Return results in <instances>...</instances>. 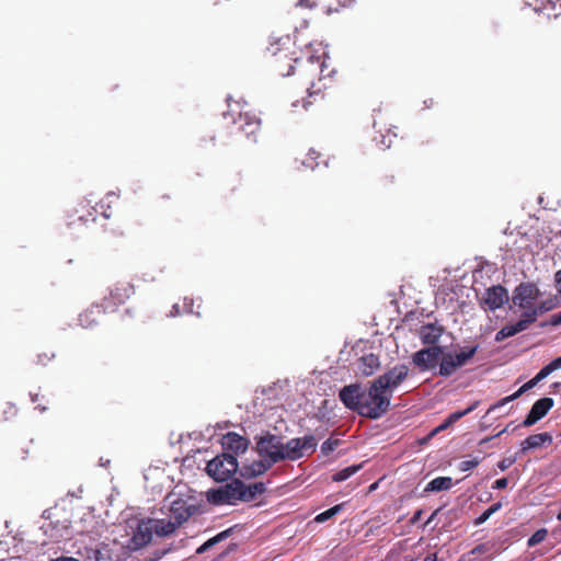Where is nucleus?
<instances>
[{"label": "nucleus", "mask_w": 561, "mask_h": 561, "mask_svg": "<svg viewBox=\"0 0 561 561\" xmlns=\"http://www.w3.org/2000/svg\"><path fill=\"white\" fill-rule=\"evenodd\" d=\"M179 313H180L179 305H178V304H175V305H173V307H172V311L170 312V314H169V316H171V317H175V316H178Z\"/></svg>", "instance_id": "13d9d810"}, {"label": "nucleus", "mask_w": 561, "mask_h": 561, "mask_svg": "<svg viewBox=\"0 0 561 561\" xmlns=\"http://www.w3.org/2000/svg\"><path fill=\"white\" fill-rule=\"evenodd\" d=\"M511 427V424H508L504 430H502L501 432H499L495 436H500L502 435L503 433L507 432Z\"/></svg>", "instance_id": "69168bd1"}, {"label": "nucleus", "mask_w": 561, "mask_h": 561, "mask_svg": "<svg viewBox=\"0 0 561 561\" xmlns=\"http://www.w3.org/2000/svg\"><path fill=\"white\" fill-rule=\"evenodd\" d=\"M213 546H215V545L213 543V541L210 539H208L207 541H205L202 546H199L197 548L196 553L202 554V553L206 552Z\"/></svg>", "instance_id": "8fccbe9b"}, {"label": "nucleus", "mask_w": 561, "mask_h": 561, "mask_svg": "<svg viewBox=\"0 0 561 561\" xmlns=\"http://www.w3.org/2000/svg\"><path fill=\"white\" fill-rule=\"evenodd\" d=\"M548 535V531L546 528H540L537 531H535L527 540V546L529 548L537 546L538 543L542 542Z\"/></svg>", "instance_id": "c9c22d12"}, {"label": "nucleus", "mask_w": 561, "mask_h": 561, "mask_svg": "<svg viewBox=\"0 0 561 561\" xmlns=\"http://www.w3.org/2000/svg\"><path fill=\"white\" fill-rule=\"evenodd\" d=\"M392 137H397V135H396V134H392V133L389 130L387 135H380V139H378L377 137H375V140H376V141H377V144L380 146V148H382V149H387V148H390V146H391Z\"/></svg>", "instance_id": "e433bc0d"}, {"label": "nucleus", "mask_w": 561, "mask_h": 561, "mask_svg": "<svg viewBox=\"0 0 561 561\" xmlns=\"http://www.w3.org/2000/svg\"><path fill=\"white\" fill-rule=\"evenodd\" d=\"M255 450L272 466L284 461L283 437L279 435L265 432L255 436Z\"/></svg>", "instance_id": "7ed1b4c3"}, {"label": "nucleus", "mask_w": 561, "mask_h": 561, "mask_svg": "<svg viewBox=\"0 0 561 561\" xmlns=\"http://www.w3.org/2000/svg\"><path fill=\"white\" fill-rule=\"evenodd\" d=\"M51 561H79V560H77L76 558H72V557H60V558H57Z\"/></svg>", "instance_id": "052dcab7"}, {"label": "nucleus", "mask_w": 561, "mask_h": 561, "mask_svg": "<svg viewBox=\"0 0 561 561\" xmlns=\"http://www.w3.org/2000/svg\"><path fill=\"white\" fill-rule=\"evenodd\" d=\"M508 299L507 289L502 285H494L484 291L480 304L483 309L494 311L506 304Z\"/></svg>", "instance_id": "9b49d317"}, {"label": "nucleus", "mask_w": 561, "mask_h": 561, "mask_svg": "<svg viewBox=\"0 0 561 561\" xmlns=\"http://www.w3.org/2000/svg\"><path fill=\"white\" fill-rule=\"evenodd\" d=\"M55 356L54 353L50 355L44 354V355H37V364H46L48 360H50Z\"/></svg>", "instance_id": "3c124183"}, {"label": "nucleus", "mask_w": 561, "mask_h": 561, "mask_svg": "<svg viewBox=\"0 0 561 561\" xmlns=\"http://www.w3.org/2000/svg\"><path fill=\"white\" fill-rule=\"evenodd\" d=\"M272 467L273 466L268 461L260 457L259 460H254L249 465H243L240 468V476L244 479H253L264 474Z\"/></svg>", "instance_id": "a211bd4d"}, {"label": "nucleus", "mask_w": 561, "mask_h": 561, "mask_svg": "<svg viewBox=\"0 0 561 561\" xmlns=\"http://www.w3.org/2000/svg\"><path fill=\"white\" fill-rule=\"evenodd\" d=\"M266 491V485L264 482H254L251 484H245L241 481V501L242 502H251L255 500L259 495L263 494Z\"/></svg>", "instance_id": "4be33fe9"}, {"label": "nucleus", "mask_w": 561, "mask_h": 561, "mask_svg": "<svg viewBox=\"0 0 561 561\" xmlns=\"http://www.w3.org/2000/svg\"><path fill=\"white\" fill-rule=\"evenodd\" d=\"M42 518L44 519V523L39 526V529L44 533V535L55 540L62 536L58 525H54L53 522H48L50 518L49 511H44Z\"/></svg>", "instance_id": "393cba45"}, {"label": "nucleus", "mask_w": 561, "mask_h": 561, "mask_svg": "<svg viewBox=\"0 0 561 561\" xmlns=\"http://www.w3.org/2000/svg\"><path fill=\"white\" fill-rule=\"evenodd\" d=\"M320 90H321V88L316 89V83H312L311 87L308 89L309 95L311 96L313 94H317L320 92Z\"/></svg>", "instance_id": "6e6d98bb"}, {"label": "nucleus", "mask_w": 561, "mask_h": 561, "mask_svg": "<svg viewBox=\"0 0 561 561\" xmlns=\"http://www.w3.org/2000/svg\"><path fill=\"white\" fill-rule=\"evenodd\" d=\"M423 561H437V557L435 553L427 554Z\"/></svg>", "instance_id": "e2e57ef3"}, {"label": "nucleus", "mask_w": 561, "mask_h": 561, "mask_svg": "<svg viewBox=\"0 0 561 561\" xmlns=\"http://www.w3.org/2000/svg\"><path fill=\"white\" fill-rule=\"evenodd\" d=\"M442 350L443 346L439 345L421 348L412 355V363L420 371H433L435 375L438 370Z\"/></svg>", "instance_id": "6e6552de"}, {"label": "nucleus", "mask_w": 561, "mask_h": 561, "mask_svg": "<svg viewBox=\"0 0 561 561\" xmlns=\"http://www.w3.org/2000/svg\"><path fill=\"white\" fill-rule=\"evenodd\" d=\"M529 7H533L535 11H549L556 9V2L552 0H526Z\"/></svg>", "instance_id": "473e14b6"}, {"label": "nucleus", "mask_w": 561, "mask_h": 561, "mask_svg": "<svg viewBox=\"0 0 561 561\" xmlns=\"http://www.w3.org/2000/svg\"><path fill=\"white\" fill-rule=\"evenodd\" d=\"M343 508V504H337L320 514H318L314 518L317 523H324L340 513Z\"/></svg>", "instance_id": "72a5a7b5"}, {"label": "nucleus", "mask_w": 561, "mask_h": 561, "mask_svg": "<svg viewBox=\"0 0 561 561\" xmlns=\"http://www.w3.org/2000/svg\"><path fill=\"white\" fill-rule=\"evenodd\" d=\"M380 366L378 356L375 354H367L362 356L357 362V371L362 376H371Z\"/></svg>", "instance_id": "412c9836"}, {"label": "nucleus", "mask_w": 561, "mask_h": 561, "mask_svg": "<svg viewBox=\"0 0 561 561\" xmlns=\"http://www.w3.org/2000/svg\"><path fill=\"white\" fill-rule=\"evenodd\" d=\"M354 0H336L337 7H334L331 2L323 3V8L325 9L327 13L336 12L339 10V7H346L350 5Z\"/></svg>", "instance_id": "58836bf2"}, {"label": "nucleus", "mask_w": 561, "mask_h": 561, "mask_svg": "<svg viewBox=\"0 0 561 561\" xmlns=\"http://www.w3.org/2000/svg\"><path fill=\"white\" fill-rule=\"evenodd\" d=\"M234 123L238 122L239 129L244 131L247 137L255 136L256 131L260 129L261 121L255 115L250 113H241L239 115L238 121H233Z\"/></svg>", "instance_id": "aec40b11"}, {"label": "nucleus", "mask_w": 561, "mask_h": 561, "mask_svg": "<svg viewBox=\"0 0 561 561\" xmlns=\"http://www.w3.org/2000/svg\"><path fill=\"white\" fill-rule=\"evenodd\" d=\"M485 550V547L483 545H479L477 546L474 549L471 550V553L472 554H476V553H481Z\"/></svg>", "instance_id": "4d7b16f0"}, {"label": "nucleus", "mask_w": 561, "mask_h": 561, "mask_svg": "<svg viewBox=\"0 0 561 561\" xmlns=\"http://www.w3.org/2000/svg\"><path fill=\"white\" fill-rule=\"evenodd\" d=\"M241 480L234 479L231 482L218 488L209 490L207 500L215 505H234L241 501Z\"/></svg>", "instance_id": "0eeeda50"}, {"label": "nucleus", "mask_w": 561, "mask_h": 561, "mask_svg": "<svg viewBox=\"0 0 561 561\" xmlns=\"http://www.w3.org/2000/svg\"><path fill=\"white\" fill-rule=\"evenodd\" d=\"M554 282L558 293L561 294V270L556 273Z\"/></svg>", "instance_id": "603ef678"}, {"label": "nucleus", "mask_w": 561, "mask_h": 561, "mask_svg": "<svg viewBox=\"0 0 561 561\" xmlns=\"http://www.w3.org/2000/svg\"><path fill=\"white\" fill-rule=\"evenodd\" d=\"M318 440L313 435H305L283 442L284 461H297L310 456L317 449Z\"/></svg>", "instance_id": "20e7f679"}, {"label": "nucleus", "mask_w": 561, "mask_h": 561, "mask_svg": "<svg viewBox=\"0 0 561 561\" xmlns=\"http://www.w3.org/2000/svg\"><path fill=\"white\" fill-rule=\"evenodd\" d=\"M421 515H422V511H421V510L416 511V512L413 514V516H412V519H411V520H412L413 523L417 522V520L421 518Z\"/></svg>", "instance_id": "680f3d73"}, {"label": "nucleus", "mask_w": 561, "mask_h": 561, "mask_svg": "<svg viewBox=\"0 0 561 561\" xmlns=\"http://www.w3.org/2000/svg\"><path fill=\"white\" fill-rule=\"evenodd\" d=\"M453 486L450 477H437L430 481L425 486V492H439L449 490Z\"/></svg>", "instance_id": "c85d7f7f"}, {"label": "nucleus", "mask_w": 561, "mask_h": 561, "mask_svg": "<svg viewBox=\"0 0 561 561\" xmlns=\"http://www.w3.org/2000/svg\"><path fill=\"white\" fill-rule=\"evenodd\" d=\"M552 325V327H559L561 325V312L554 313L550 317L549 321L543 323L542 325Z\"/></svg>", "instance_id": "a18cd8bd"}, {"label": "nucleus", "mask_w": 561, "mask_h": 561, "mask_svg": "<svg viewBox=\"0 0 561 561\" xmlns=\"http://www.w3.org/2000/svg\"><path fill=\"white\" fill-rule=\"evenodd\" d=\"M409 367L405 364H399L380 375L375 380L378 385L382 386L387 391L393 392L408 377Z\"/></svg>", "instance_id": "9d476101"}, {"label": "nucleus", "mask_w": 561, "mask_h": 561, "mask_svg": "<svg viewBox=\"0 0 561 561\" xmlns=\"http://www.w3.org/2000/svg\"><path fill=\"white\" fill-rule=\"evenodd\" d=\"M293 69H294V66H293V65H290V66H289L288 71H287L284 76H290V75H293Z\"/></svg>", "instance_id": "338daca9"}, {"label": "nucleus", "mask_w": 561, "mask_h": 561, "mask_svg": "<svg viewBox=\"0 0 561 561\" xmlns=\"http://www.w3.org/2000/svg\"><path fill=\"white\" fill-rule=\"evenodd\" d=\"M117 198H118V195L115 192H110V193L106 194L105 198L102 199L96 205V207L102 210V215L105 218H110L111 217V214L107 211V209L110 208V204L115 202Z\"/></svg>", "instance_id": "2f4dec72"}, {"label": "nucleus", "mask_w": 561, "mask_h": 561, "mask_svg": "<svg viewBox=\"0 0 561 561\" xmlns=\"http://www.w3.org/2000/svg\"><path fill=\"white\" fill-rule=\"evenodd\" d=\"M437 513H438V510H437V511H435V512L430 516V518H428V520L426 522V524H430V523L434 519V517L437 515Z\"/></svg>", "instance_id": "0e129e2a"}, {"label": "nucleus", "mask_w": 561, "mask_h": 561, "mask_svg": "<svg viewBox=\"0 0 561 561\" xmlns=\"http://www.w3.org/2000/svg\"><path fill=\"white\" fill-rule=\"evenodd\" d=\"M459 368H461V366L455 358L454 352H444L443 348L442 355L439 357L438 370L435 371V375L448 378L453 376Z\"/></svg>", "instance_id": "dca6fc26"}, {"label": "nucleus", "mask_w": 561, "mask_h": 561, "mask_svg": "<svg viewBox=\"0 0 561 561\" xmlns=\"http://www.w3.org/2000/svg\"><path fill=\"white\" fill-rule=\"evenodd\" d=\"M547 377V375L543 373L542 369H540L537 375L531 378L530 380H528L526 383H524L517 391H515L513 394L511 396H507L501 400H499L495 404L491 405L488 410V414H491L492 412H494L496 409L499 408H502L504 405H506L507 403L518 399L522 394H524L525 392H527L528 390L533 389L534 387H536L541 380H543L545 378Z\"/></svg>", "instance_id": "2eb2a0df"}, {"label": "nucleus", "mask_w": 561, "mask_h": 561, "mask_svg": "<svg viewBox=\"0 0 561 561\" xmlns=\"http://www.w3.org/2000/svg\"><path fill=\"white\" fill-rule=\"evenodd\" d=\"M199 505L193 497H178L171 501L170 513L171 519H165L170 523L174 530L185 523L191 516L198 512Z\"/></svg>", "instance_id": "423d86ee"}, {"label": "nucleus", "mask_w": 561, "mask_h": 561, "mask_svg": "<svg viewBox=\"0 0 561 561\" xmlns=\"http://www.w3.org/2000/svg\"><path fill=\"white\" fill-rule=\"evenodd\" d=\"M479 404V401H474L471 405H469L467 409L463 410L466 412V415L471 413Z\"/></svg>", "instance_id": "5fc2aeb1"}, {"label": "nucleus", "mask_w": 561, "mask_h": 561, "mask_svg": "<svg viewBox=\"0 0 561 561\" xmlns=\"http://www.w3.org/2000/svg\"><path fill=\"white\" fill-rule=\"evenodd\" d=\"M502 507V503L501 502H497V503H494L493 505H491L486 511H484L474 522V524L478 526V525H482L483 523H485L494 513H496L497 511H500Z\"/></svg>", "instance_id": "f704fd0d"}, {"label": "nucleus", "mask_w": 561, "mask_h": 561, "mask_svg": "<svg viewBox=\"0 0 561 561\" xmlns=\"http://www.w3.org/2000/svg\"><path fill=\"white\" fill-rule=\"evenodd\" d=\"M173 533L174 527L164 518L140 519L137 523L128 547L133 550H138L147 546L152 540L153 535L167 537Z\"/></svg>", "instance_id": "f03ea898"}, {"label": "nucleus", "mask_w": 561, "mask_h": 561, "mask_svg": "<svg viewBox=\"0 0 561 561\" xmlns=\"http://www.w3.org/2000/svg\"><path fill=\"white\" fill-rule=\"evenodd\" d=\"M451 425V423H449V419L447 417L439 426H437L436 428H434L432 432H431V436H434L436 435L437 433L448 428L449 426Z\"/></svg>", "instance_id": "49530a36"}, {"label": "nucleus", "mask_w": 561, "mask_h": 561, "mask_svg": "<svg viewBox=\"0 0 561 561\" xmlns=\"http://www.w3.org/2000/svg\"><path fill=\"white\" fill-rule=\"evenodd\" d=\"M518 456L519 455L516 454L515 456L503 458L501 461H499L497 468L501 471L507 470L511 466H513L516 462Z\"/></svg>", "instance_id": "79ce46f5"}, {"label": "nucleus", "mask_w": 561, "mask_h": 561, "mask_svg": "<svg viewBox=\"0 0 561 561\" xmlns=\"http://www.w3.org/2000/svg\"><path fill=\"white\" fill-rule=\"evenodd\" d=\"M560 368H561V356L554 358L553 360H551L548 365H546L541 369L548 377L552 371L560 369Z\"/></svg>", "instance_id": "ea45409f"}, {"label": "nucleus", "mask_w": 561, "mask_h": 561, "mask_svg": "<svg viewBox=\"0 0 561 561\" xmlns=\"http://www.w3.org/2000/svg\"><path fill=\"white\" fill-rule=\"evenodd\" d=\"M134 293V288L129 284H119L111 289V297L115 304H123Z\"/></svg>", "instance_id": "cd10ccee"}, {"label": "nucleus", "mask_w": 561, "mask_h": 561, "mask_svg": "<svg viewBox=\"0 0 561 561\" xmlns=\"http://www.w3.org/2000/svg\"><path fill=\"white\" fill-rule=\"evenodd\" d=\"M298 5L305 7V8H311L312 7L310 0H299Z\"/></svg>", "instance_id": "bf43d9fd"}, {"label": "nucleus", "mask_w": 561, "mask_h": 561, "mask_svg": "<svg viewBox=\"0 0 561 561\" xmlns=\"http://www.w3.org/2000/svg\"><path fill=\"white\" fill-rule=\"evenodd\" d=\"M84 561H112V551L107 543L93 542L79 550Z\"/></svg>", "instance_id": "ddd939ff"}, {"label": "nucleus", "mask_w": 561, "mask_h": 561, "mask_svg": "<svg viewBox=\"0 0 561 561\" xmlns=\"http://www.w3.org/2000/svg\"><path fill=\"white\" fill-rule=\"evenodd\" d=\"M362 468V465H352L346 468L341 469L340 471L335 472L332 477L333 481L335 482H342L351 478L353 474H355L359 469Z\"/></svg>", "instance_id": "7c9ffc66"}, {"label": "nucleus", "mask_w": 561, "mask_h": 561, "mask_svg": "<svg viewBox=\"0 0 561 561\" xmlns=\"http://www.w3.org/2000/svg\"><path fill=\"white\" fill-rule=\"evenodd\" d=\"M508 484V480L507 478H501V479H497L493 485H492V489H505Z\"/></svg>", "instance_id": "09e8293b"}, {"label": "nucleus", "mask_w": 561, "mask_h": 561, "mask_svg": "<svg viewBox=\"0 0 561 561\" xmlns=\"http://www.w3.org/2000/svg\"><path fill=\"white\" fill-rule=\"evenodd\" d=\"M480 345L474 344L471 346H461L457 352H454L455 358L461 367L466 366L478 353Z\"/></svg>", "instance_id": "b1692460"}, {"label": "nucleus", "mask_w": 561, "mask_h": 561, "mask_svg": "<svg viewBox=\"0 0 561 561\" xmlns=\"http://www.w3.org/2000/svg\"><path fill=\"white\" fill-rule=\"evenodd\" d=\"M557 519L561 522V511L557 514Z\"/></svg>", "instance_id": "774afa93"}, {"label": "nucleus", "mask_w": 561, "mask_h": 561, "mask_svg": "<svg viewBox=\"0 0 561 561\" xmlns=\"http://www.w3.org/2000/svg\"><path fill=\"white\" fill-rule=\"evenodd\" d=\"M540 290L534 283H520L515 287L512 296L514 306L523 309L524 311L534 309V302L539 298Z\"/></svg>", "instance_id": "1a4fd4ad"}, {"label": "nucleus", "mask_w": 561, "mask_h": 561, "mask_svg": "<svg viewBox=\"0 0 561 561\" xmlns=\"http://www.w3.org/2000/svg\"><path fill=\"white\" fill-rule=\"evenodd\" d=\"M558 302L559 301H558L557 297H551V298H548V299L539 302L537 306H535L534 309L524 311V313L531 314L534 312L535 313L534 322H536L540 314H543V313L554 309L558 306Z\"/></svg>", "instance_id": "a878e982"}, {"label": "nucleus", "mask_w": 561, "mask_h": 561, "mask_svg": "<svg viewBox=\"0 0 561 561\" xmlns=\"http://www.w3.org/2000/svg\"><path fill=\"white\" fill-rule=\"evenodd\" d=\"M479 463H480V459L479 458H472V459H468V460H462L459 463V469L461 471L466 472V471H469V470L476 468Z\"/></svg>", "instance_id": "a19ab883"}, {"label": "nucleus", "mask_w": 561, "mask_h": 561, "mask_svg": "<svg viewBox=\"0 0 561 561\" xmlns=\"http://www.w3.org/2000/svg\"><path fill=\"white\" fill-rule=\"evenodd\" d=\"M339 398L347 409L364 417L378 420L388 412L392 394L373 380L368 388L359 383L344 386L339 392Z\"/></svg>", "instance_id": "f257e3e1"}, {"label": "nucleus", "mask_w": 561, "mask_h": 561, "mask_svg": "<svg viewBox=\"0 0 561 561\" xmlns=\"http://www.w3.org/2000/svg\"><path fill=\"white\" fill-rule=\"evenodd\" d=\"M340 444L339 439H327L321 445V453L323 455H329L332 453Z\"/></svg>", "instance_id": "4c0bfd02"}, {"label": "nucleus", "mask_w": 561, "mask_h": 561, "mask_svg": "<svg viewBox=\"0 0 561 561\" xmlns=\"http://www.w3.org/2000/svg\"><path fill=\"white\" fill-rule=\"evenodd\" d=\"M444 333V328L437 323H426L420 328L419 336L423 344L434 346Z\"/></svg>", "instance_id": "6ab92c4d"}, {"label": "nucleus", "mask_w": 561, "mask_h": 561, "mask_svg": "<svg viewBox=\"0 0 561 561\" xmlns=\"http://www.w3.org/2000/svg\"><path fill=\"white\" fill-rule=\"evenodd\" d=\"M319 157V153L316 152L314 150H310L309 153H308V159L304 160L302 161V165H305L306 168H310V169H314V163L313 161Z\"/></svg>", "instance_id": "37998d69"}, {"label": "nucleus", "mask_w": 561, "mask_h": 561, "mask_svg": "<svg viewBox=\"0 0 561 561\" xmlns=\"http://www.w3.org/2000/svg\"><path fill=\"white\" fill-rule=\"evenodd\" d=\"M534 312L531 314H525L523 312L520 319L517 322H515L514 324L505 325L500 331L496 332L494 337L495 342H502L511 336H514L527 330L529 325L534 323Z\"/></svg>", "instance_id": "4468645a"}, {"label": "nucleus", "mask_w": 561, "mask_h": 561, "mask_svg": "<svg viewBox=\"0 0 561 561\" xmlns=\"http://www.w3.org/2000/svg\"><path fill=\"white\" fill-rule=\"evenodd\" d=\"M222 444L227 449L236 454L244 453L248 448V439L236 433L225 435Z\"/></svg>", "instance_id": "5701e85b"}, {"label": "nucleus", "mask_w": 561, "mask_h": 561, "mask_svg": "<svg viewBox=\"0 0 561 561\" xmlns=\"http://www.w3.org/2000/svg\"><path fill=\"white\" fill-rule=\"evenodd\" d=\"M101 314L100 306H94L79 316V323L83 328H90L98 322L96 316Z\"/></svg>", "instance_id": "c756f323"}, {"label": "nucleus", "mask_w": 561, "mask_h": 561, "mask_svg": "<svg viewBox=\"0 0 561 561\" xmlns=\"http://www.w3.org/2000/svg\"><path fill=\"white\" fill-rule=\"evenodd\" d=\"M231 531L232 529L229 528V529H226L219 534H217L216 536H214L213 538H210V540L213 541L214 545H217L218 542L227 539L230 535H231Z\"/></svg>", "instance_id": "c03bdc74"}, {"label": "nucleus", "mask_w": 561, "mask_h": 561, "mask_svg": "<svg viewBox=\"0 0 561 561\" xmlns=\"http://www.w3.org/2000/svg\"><path fill=\"white\" fill-rule=\"evenodd\" d=\"M553 404H554L553 399L548 398V397L537 400L533 404V407H531L530 411L528 412V414L526 415L525 420L517 427L533 426L549 412V410L553 407Z\"/></svg>", "instance_id": "f8f14e48"}, {"label": "nucleus", "mask_w": 561, "mask_h": 561, "mask_svg": "<svg viewBox=\"0 0 561 561\" xmlns=\"http://www.w3.org/2000/svg\"><path fill=\"white\" fill-rule=\"evenodd\" d=\"M466 415V412L462 411H456L451 414H449L448 419H449V423L454 424L456 423L457 421H459L461 417H463Z\"/></svg>", "instance_id": "de8ad7c7"}, {"label": "nucleus", "mask_w": 561, "mask_h": 561, "mask_svg": "<svg viewBox=\"0 0 561 561\" xmlns=\"http://www.w3.org/2000/svg\"><path fill=\"white\" fill-rule=\"evenodd\" d=\"M552 443V436L545 432L539 434L529 435L526 439L520 443V449L517 455H524L528 450L538 449L543 445H550Z\"/></svg>", "instance_id": "f3484780"}, {"label": "nucleus", "mask_w": 561, "mask_h": 561, "mask_svg": "<svg viewBox=\"0 0 561 561\" xmlns=\"http://www.w3.org/2000/svg\"><path fill=\"white\" fill-rule=\"evenodd\" d=\"M238 470V461L233 455L222 454L207 462L206 471L216 481H227Z\"/></svg>", "instance_id": "39448f33"}, {"label": "nucleus", "mask_w": 561, "mask_h": 561, "mask_svg": "<svg viewBox=\"0 0 561 561\" xmlns=\"http://www.w3.org/2000/svg\"><path fill=\"white\" fill-rule=\"evenodd\" d=\"M325 58H328L325 53H323L322 57L321 56L310 55L307 58V64L311 68L310 71L311 72L319 71L321 77L330 76L333 72V70L328 72V75L324 73L325 70H327Z\"/></svg>", "instance_id": "bb28decb"}, {"label": "nucleus", "mask_w": 561, "mask_h": 561, "mask_svg": "<svg viewBox=\"0 0 561 561\" xmlns=\"http://www.w3.org/2000/svg\"><path fill=\"white\" fill-rule=\"evenodd\" d=\"M192 306H193V300L192 299L188 300L187 298H185L184 299V309L187 313H194Z\"/></svg>", "instance_id": "864d4df0"}]
</instances>
